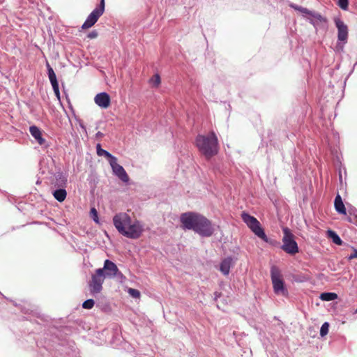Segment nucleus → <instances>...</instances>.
<instances>
[{
    "label": "nucleus",
    "mask_w": 357,
    "mask_h": 357,
    "mask_svg": "<svg viewBox=\"0 0 357 357\" xmlns=\"http://www.w3.org/2000/svg\"><path fill=\"white\" fill-rule=\"evenodd\" d=\"M29 132L40 145H43L45 142V139L42 137L41 130L37 126H31Z\"/></svg>",
    "instance_id": "nucleus-14"
},
{
    "label": "nucleus",
    "mask_w": 357,
    "mask_h": 357,
    "mask_svg": "<svg viewBox=\"0 0 357 357\" xmlns=\"http://www.w3.org/2000/svg\"><path fill=\"white\" fill-rule=\"evenodd\" d=\"M91 217L93 218V220L98 222V212L95 208H92L90 211Z\"/></svg>",
    "instance_id": "nucleus-27"
},
{
    "label": "nucleus",
    "mask_w": 357,
    "mask_h": 357,
    "mask_svg": "<svg viewBox=\"0 0 357 357\" xmlns=\"http://www.w3.org/2000/svg\"><path fill=\"white\" fill-rule=\"evenodd\" d=\"M337 298V294L332 293V292H325V293L321 294V295H320V298L322 301H334Z\"/></svg>",
    "instance_id": "nucleus-21"
},
{
    "label": "nucleus",
    "mask_w": 357,
    "mask_h": 357,
    "mask_svg": "<svg viewBox=\"0 0 357 357\" xmlns=\"http://www.w3.org/2000/svg\"><path fill=\"white\" fill-rule=\"evenodd\" d=\"M291 7L296 10L301 12L303 14L309 15V17L311 18V22H312L313 20H316L319 22H326V20L317 13L312 12L305 8L298 6L294 4H291Z\"/></svg>",
    "instance_id": "nucleus-12"
},
{
    "label": "nucleus",
    "mask_w": 357,
    "mask_h": 357,
    "mask_svg": "<svg viewBox=\"0 0 357 357\" xmlns=\"http://www.w3.org/2000/svg\"><path fill=\"white\" fill-rule=\"evenodd\" d=\"M354 258H357V250H354V253L349 257V260H351Z\"/></svg>",
    "instance_id": "nucleus-30"
},
{
    "label": "nucleus",
    "mask_w": 357,
    "mask_h": 357,
    "mask_svg": "<svg viewBox=\"0 0 357 357\" xmlns=\"http://www.w3.org/2000/svg\"><path fill=\"white\" fill-rule=\"evenodd\" d=\"M283 238L282 249L287 254L294 255L299 252L298 246L295 241V236L288 227L282 229Z\"/></svg>",
    "instance_id": "nucleus-4"
},
{
    "label": "nucleus",
    "mask_w": 357,
    "mask_h": 357,
    "mask_svg": "<svg viewBox=\"0 0 357 357\" xmlns=\"http://www.w3.org/2000/svg\"><path fill=\"white\" fill-rule=\"evenodd\" d=\"M195 143L199 152L208 160L218 153V139L214 132L207 135H199Z\"/></svg>",
    "instance_id": "nucleus-3"
},
{
    "label": "nucleus",
    "mask_w": 357,
    "mask_h": 357,
    "mask_svg": "<svg viewBox=\"0 0 357 357\" xmlns=\"http://www.w3.org/2000/svg\"><path fill=\"white\" fill-rule=\"evenodd\" d=\"M241 218L256 236L264 240L265 242H268L267 236L266 235L263 228L261 227L260 222L256 218L245 212H243L241 214Z\"/></svg>",
    "instance_id": "nucleus-5"
},
{
    "label": "nucleus",
    "mask_w": 357,
    "mask_h": 357,
    "mask_svg": "<svg viewBox=\"0 0 357 357\" xmlns=\"http://www.w3.org/2000/svg\"><path fill=\"white\" fill-rule=\"evenodd\" d=\"M109 164L112 168L113 172L114 174L119 177L123 182H128L129 181V176L124 168L117 163L116 158H112L111 161H109Z\"/></svg>",
    "instance_id": "nucleus-10"
},
{
    "label": "nucleus",
    "mask_w": 357,
    "mask_h": 357,
    "mask_svg": "<svg viewBox=\"0 0 357 357\" xmlns=\"http://www.w3.org/2000/svg\"><path fill=\"white\" fill-rule=\"evenodd\" d=\"M348 0H338V6L342 9V10H347L348 8Z\"/></svg>",
    "instance_id": "nucleus-26"
},
{
    "label": "nucleus",
    "mask_w": 357,
    "mask_h": 357,
    "mask_svg": "<svg viewBox=\"0 0 357 357\" xmlns=\"http://www.w3.org/2000/svg\"><path fill=\"white\" fill-rule=\"evenodd\" d=\"M160 77L158 74L154 75L151 79L150 82L152 83L155 86H158L160 84Z\"/></svg>",
    "instance_id": "nucleus-23"
},
{
    "label": "nucleus",
    "mask_w": 357,
    "mask_h": 357,
    "mask_svg": "<svg viewBox=\"0 0 357 357\" xmlns=\"http://www.w3.org/2000/svg\"><path fill=\"white\" fill-rule=\"evenodd\" d=\"M47 68L48 71V77L50 79V81L51 82V84L52 86L59 85V83L57 82L56 74L53 70V68L50 66L48 62H47Z\"/></svg>",
    "instance_id": "nucleus-17"
},
{
    "label": "nucleus",
    "mask_w": 357,
    "mask_h": 357,
    "mask_svg": "<svg viewBox=\"0 0 357 357\" xmlns=\"http://www.w3.org/2000/svg\"><path fill=\"white\" fill-rule=\"evenodd\" d=\"M98 36V33L97 31L93 30L88 33L87 38L89 39H94L96 38Z\"/></svg>",
    "instance_id": "nucleus-29"
},
{
    "label": "nucleus",
    "mask_w": 357,
    "mask_h": 357,
    "mask_svg": "<svg viewBox=\"0 0 357 357\" xmlns=\"http://www.w3.org/2000/svg\"><path fill=\"white\" fill-rule=\"evenodd\" d=\"M181 222L185 229H192L202 236H211L214 229L211 222L206 217L192 212L181 214Z\"/></svg>",
    "instance_id": "nucleus-1"
},
{
    "label": "nucleus",
    "mask_w": 357,
    "mask_h": 357,
    "mask_svg": "<svg viewBox=\"0 0 357 357\" xmlns=\"http://www.w3.org/2000/svg\"><path fill=\"white\" fill-rule=\"evenodd\" d=\"M328 328H329V324L327 322H325L322 324L321 327V329H320V335L321 337H324L325 335H326L328 333Z\"/></svg>",
    "instance_id": "nucleus-22"
},
{
    "label": "nucleus",
    "mask_w": 357,
    "mask_h": 357,
    "mask_svg": "<svg viewBox=\"0 0 357 357\" xmlns=\"http://www.w3.org/2000/svg\"><path fill=\"white\" fill-rule=\"evenodd\" d=\"M335 210L340 214L346 215V208L340 195H337L334 202Z\"/></svg>",
    "instance_id": "nucleus-16"
},
{
    "label": "nucleus",
    "mask_w": 357,
    "mask_h": 357,
    "mask_svg": "<svg viewBox=\"0 0 357 357\" xmlns=\"http://www.w3.org/2000/svg\"><path fill=\"white\" fill-rule=\"evenodd\" d=\"M54 92L55 93V96H56V98L59 101L61 100V96H60V92H59V85L52 86Z\"/></svg>",
    "instance_id": "nucleus-28"
},
{
    "label": "nucleus",
    "mask_w": 357,
    "mask_h": 357,
    "mask_svg": "<svg viewBox=\"0 0 357 357\" xmlns=\"http://www.w3.org/2000/svg\"><path fill=\"white\" fill-rule=\"evenodd\" d=\"M231 263L232 259L231 257L225 258L221 261L220 266V271L225 275H227L229 273Z\"/></svg>",
    "instance_id": "nucleus-15"
},
{
    "label": "nucleus",
    "mask_w": 357,
    "mask_h": 357,
    "mask_svg": "<svg viewBox=\"0 0 357 357\" xmlns=\"http://www.w3.org/2000/svg\"><path fill=\"white\" fill-rule=\"evenodd\" d=\"M356 312V313H357V308H356V312Z\"/></svg>",
    "instance_id": "nucleus-32"
},
{
    "label": "nucleus",
    "mask_w": 357,
    "mask_h": 357,
    "mask_svg": "<svg viewBox=\"0 0 357 357\" xmlns=\"http://www.w3.org/2000/svg\"><path fill=\"white\" fill-rule=\"evenodd\" d=\"M103 273L106 277L108 278H114L115 276H119L123 278V274L119 271L117 266L109 259H106L104 262Z\"/></svg>",
    "instance_id": "nucleus-9"
},
{
    "label": "nucleus",
    "mask_w": 357,
    "mask_h": 357,
    "mask_svg": "<svg viewBox=\"0 0 357 357\" xmlns=\"http://www.w3.org/2000/svg\"><path fill=\"white\" fill-rule=\"evenodd\" d=\"M271 277L275 294L286 296L287 294V289L284 287V282L282 278L280 271L277 266H273L271 267Z\"/></svg>",
    "instance_id": "nucleus-6"
},
{
    "label": "nucleus",
    "mask_w": 357,
    "mask_h": 357,
    "mask_svg": "<svg viewBox=\"0 0 357 357\" xmlns=\"http://www.w3.org/2000/svg\"><path fill=\"white\" fill-rule=\"evenodd\" d=\"M94 101L96 104L98 105L101 108L106 109L109 107L111 99L107 93L102 92L98 93L95 96Z\"/></svg>",
    "instance_id": "nucleus-13"
},
{
    "label": "nucleus",
    "mask_w": 357,
    "mask_h": 357,
    "mask_svg": "<svg viewBox=\"0 0 357 357\" xmlns=\"http://www.w3.org/2000/svg\"><path fill=\"white\" fill-rule=\"evenodd\" d=\"M128 292L133 298H139L140 297V292L137 289L129 288Z\"/></svg>",
    "instance_id": "nucleus-25"
},
{
    "label": "nucleus",
    "mask_w": 357,
    "mask_h": 357,
    "mask_svg": "<svg viewBox=\"0 0 357 357\" xmlns=\"http://www.w3.org/2000/svg\"><path fill=\"white\" fill-rule=\"evenodd\" d=\"M94 301L88 299L82 303V307L84 309H91L94 306Z\"/></svg>",
    "instance_id": "nucleus-24"
},
{
    "label": "nucleus",
    "mask_w": 357,
    "mask_h": 357,
    "mask_svg": "<svg viewBox=\"0 0 357 357\" xmlns=\"http://www.w3.org/2000/svg\"><path fill=\"white\" fill-rule=\"evenodd\" d=\"M96 149H97V154H98V155H99V156L104 155L107 159H109V162L111 161L112 158H115L110 153H109L108 151L102 149L101 148V146H100V144H97Z\"/></svg>",
    "instance_id": "nucleus-19"
},
{
    "label": "nucleus",
    "mask_w": 357,
    "mask_h": 357,
    "mask_svg": "<svg viewBox=\"0 0 357 357\" xmlns=\"http://www.w3.org/2000/svg\"><path fill=\"white\" fill-rule=\"evenodd\" d=\"M105 278L103 269H96L95 273L91 276V280L89 282L90 291L92 294H98L102 291Z\"/></svg>",
    "instance_id": "nucleus-8"
},
{
    "label": "nucleus",
    "mask_w": 357,
    "mask_h": 357,
    "mask_svg": "<svg viewBox=\"0 0 357 357\" xmlns=\"http://www.w3.org/2000/svg\"><path fill=\"white\" fill-rule=\"evenodd\" d=\"M102 132H98L97 133V136H102Z\"/></svg>",
    "instance_id": "nucleus-31"
},
{
    "label": "nucleus",
    "mask_w": 357,
    "mask_h": 357,
    "mask_svg": "<svg viewBox=\"0 0 357 357\" xmlns=\"http://www.w3.org/2000/svg\"><path fill=\"white\" fill-rule=\"evenodd\" d=\"M327 234L328 237L331 238L333 242L336 245H341L342 244V241L334 231L328 230Z\"/></svg>",
    "instance_id": "nucleus-20"
},
{
    "label": "nucleus",
    "mask_w": 357,
    "mask_h": 357,
    "mask_svg": "<svg viewBox=\"0 0 357 357\" xmlns=\"http://www.w3.org/2000/svg\"><path fill=\"white\" fill-rule=\"evenodd\" d=\"M105 11V0H101L100 4L88 16L82 26V29H89L98 20Z\"/></svg>",
    "instance_id": "nucleus-7"
},
{
    "label": "nucleus",
    "mask_w": 357,
    "mask_h": 357,
    "mask_svg": "<svg viewBox=\"0 0 357 357\" xmlns=\"http://www.w3.org/2000/svg\"><path fill=\"white\" fill-rule=\"evenodd\" d=\"M113 222L120 234L132 239L139 238L143 232L140 222L137 220L132 221L130 215L126 213L114 215Z\"/></svg>",
    "instance_id": "nucleus-2"
},
{
    "label": "nucleus",
    "mask_w": 357,
    "mask_h": 357,
    "mask_svg": "<svg viewBox=\"0 0 357 357\" xmlns=\"http://www.w3.org/2000/svg\"><path fill=\"white\" fill-rule=\"evenodd\" d=\"M336 27L337 28V39L340 41L346 43L348 38V27L344 22L340 18H335L334 20Z\"/></svg>",
    "instance_id": "nucleus-11"
},
{
    "label": "nucleus",
    "mask_w": 357,
    "mask_h": 357,
    "mask_svg": "<svg viewBox=\"0 0 357 357\" xmlns=\"http://www.w3.org/2000/svg\"><path fill=\"white\" fill-rule=\"evenodd\" d=\"M54 197L59 202H63L67 196V192L65 189H58L53 192Z\"/></svg>",
    "instance_id": "nucleus-18"
}]
</instances>
